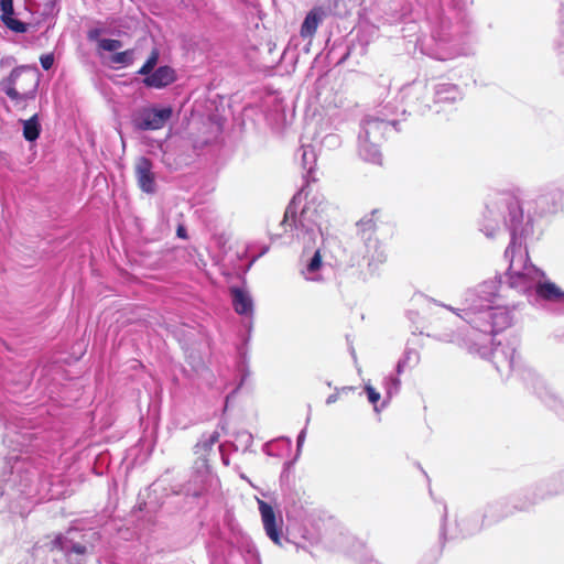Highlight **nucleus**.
Here are the masks:
<instances>
[{"label":"nucleus","instance_id":"1","mask_svg":"<svg viewBox=\"0 0 564 564\" xmlns=\"http://www.w3.org/2000/svg\"><path fill=\"white\" fill-rule=\"evenodd\" d=\"M479 230L488 238L509 231L510 243L505 251L509 261L506 272L509 289L523 294L533 306H542L545 302L564 303V292L546 281L544 272L530 261L527 239L533 234V219L531 215H524L516 197L499 194L490 199L481 215Z\"/></svg>","mask_w":564,"mask_h":564},{"label":"nucleus","instance_id":"2","mask_svg":"<svg viewBox=\"0 0 564 564\" xmlns=\"http://www.w3.org/2000/svg\"><path fill=\"white\" fill-rule=\"evenodd\" d=\"M502 286L500 276L486 280L473 289H468L463 299V308H454L443 305L455 313L470 327L482 334L481 344L466 343L468 350L478 354L482 358H491L499 372H511L517 367V350L511 345L498 344L491 347V336L496 335L513 323L512 310L509 305L499 304Z\"/></svg>","mask_w":564,"mask_h":564},{"label":"nucleus","instance_id":"3","mask_svg":"<svg viewBox=\"0 0 564 564\" xmlns=\"http://www.w3.org/2000/svg\"><path fill=\"white\" fill-rule=\"evenodd\" d=\"M305 192L303 187L288 205L281 226L285 232H291L293 238L302 241L304 247L314 245L321 235V220L325 210L322 202L316 204L314 199L310 200L297 215L296 200Z\"/></svg>","mask_w":564,"mask_h":564},{"label":"nucleus","instance_id":"4","mask_svg":"<svg viewBox=\"0 0 564 564\" xmlns=\"http://www.w3.org/2000/svg\"><path fill=\"white\" fill-rule=\"evenodd\" d=\"M427 23L431 34L419 41L423 54L437 59L448 61L460 54L455 37L449 32L451 21L444 15L443 10L433 7L427 12Z\"/></svg>","mask_w":564,"mask_h":564},{"label":"nucleus","instance_id":"5","mask_svg":"<svg viewBox=\"0 0 564 564\" xmlns=\"http://www.w3.org/2000/svg\"><path fill=\"white\" fill-rule=\"evenodd\" d=\"M0 87L15 106L24 107L36 97L39 77L28 66H18L0 82Z\"/></svg>","mask_w":564,"mask_h":564},{"label":"nucleus","instance_id":"6","mask_svg":"<svg viewBox=\"0 0 564 564\" xmlns=\"http://www.w3.org/2000/svg\"><path fill=\"white\" fill-rule=\"evenodd\" d=\"M379 209H373L370 214L365 215L357 223V232L365 246L364 259L367 261V267L370 270L377 269L387 260V253L382 243L375 238L379 223Z\"/></svg>","mask_w":564,"mask_h":564},{"label":"nucleus","instance_id":"7","mask_svg":"<svg viewBox=\"0 0 564 564\" xmlns=\"http://www.w3.org/2000/svg\"><path fill=\"white\" fill-rule=\"evenodd\" d=\"M4 468L0 478V496L9 494L10 490L25 494L34 478V473L29 468V464L19 457L9 458Z\"/></svg>","mask_w":564,"mask_h":564},{"label":"nucleus","instance_id":"8","mask_svg":"<svg viewBox=\"0 0 564 564\" xmlns=\"http://www.w3.org/2000/svg\"><path fill=\"white\" fill-rule=\"evenodd\" d=\"M551 484H545L540 487V494L535 495L529 501L525 502H513L511 503L509 500L502 499L495 502L489 503L484 513V519L488 523H494L505 519L506 517L512 514L516 510H525L532 505H534L539 499H544L545 497L557 495L562 491L561 488H549Z\"/></svg>","mask_w":564,"mask_h":564},{"label":"nucleus","instance_id":"9","mask_svg":"<svg viewBox=\"0 0 564 564\" xmlns=\"http://www.w3.org/2000/svg\"><path fill=\"white\" fill-rule=\"evenodd\" d=\"M528 388L533 391L546 408L564 420V400L543 378L532 371H529Z\"/></svg>","mask_w":564,"mask_h":564},{"label":"nucleus","instance_id":"10","mask_svg":"<svg viewBox=\"0 0 564 564\" xmlns=\"http://www.w3.org/2000/svg\"><path fill=\"white\" fill-rule=\"evenodd\" d=\"M401 98L410 112L424 113L431 109L429 85L424 80H414L402 87Z\"/></svg>","mask_w":564,"mask_h":564},{"label":"nucleus","instance_id":"11","mask_svg":"<svg viewBox=\"0 0 564 564\" xmlns=\"http://www.w3.org/2000/svg\"><path fill=\"white\" fill-rule=\"evenodd\" d=\"M172 117V109L164 108H145L133 118V126L138 130H158L165 126Z\"/></svg>","mask_w":564,"mask_h":564},{"label":"nucleus","instance_id":"12","mask_svg":"<svg viewBox=\"0 0 564 564\" xmlns=\"http://www.w3.org/2000/svg\"><path fill=\"white\" fill-rule=\"evenodd\" d=\"M75 532V530H69L67 534L56 535L52 541V546L53 549L62 551L69 563L83 564L87 547L84 544L75 542L74 539L69 536Z\"/></svg>","mask_w":564,"mask_h":564},{"label":"nucleus","instance_id":"13","mask_svg":"<svg viewBox=\"0 0 564 564\" xmlns=\"http://www.w3.org/2000/svg\"><path fill=\"white\" fill-rule=\"evenodd\" d=\"M564 198V182L554 181L541 187L536 204L543 212L554 210Z\"/></svg>","mask_w":564,"mask_h":564},{"label":"nucleus","instance_id":"14","mask_svg":"<svg viewBox=\"0 0 564 564\" xmlns=\"http://www.w3.org/2000/svg\"><path fill=\"white\" fill-rule=\"evenodd\" d=\"M192 481L198 485V489L194 492L195 496L217 486L218 478L212 471L206 457H198L196 460Z\"/></svg>","mask_w":564,"mask_h":564},{"label":"nucleus","instance_id":"15","mask_svg":"<svg viewBox=\"0 0 564 564\" xmlns=\"http://www.w3.org/2000/svg\"><path fill=\"white\" fill-rule=\"evenodd\" d=\"M391 126H395L394 120L390 121L376 116H368L362 120L361 131L358 137L381 142Z\"/></svg>","mask_w":564,"mask_h":564},{"label":"nucleus","instance_id":"16","mask_svg":"<svg viewBox=\"0 0 564 564\" xmlns=\"http://www.w3.org/2000/svg\"><path fill=\"white\" fill-rule=\"evenodd\" d=\"M259 511L261 514L263 528L267 535L275 543L281 544L282 530L281 524L276 522V517L273 508L263 500L257 499ZM282 523V521H280Z\"/></svg>","mask_w":564,"mask_h":564},{"label":"nucleus","instance_id":"17","mask_svg":"<svg viewBox=\"0 0 564 564\" xmlns=\"http://www.w3.org/2000/svg\"><path fill=\"white\" fill-rule=\"evenodd\" d=\"M152 162L145 156L138 159L135 163V176L142 192L152 194L155 192V180L152 172Z\"/></svg>","mask_w":564,"mask_h":564},{"label":"nucleus","instance_id":"18","mask_svg":"<svg viewBox=\"0 0 564 564\" xmlns=\"http://www.w3.org/2000/svg\"><path fill=\"white\" fill-rule=\"evenodd\" d=\"M463 90L453 83H437L433 86L434 104H455L463 99Z\"/></svg>","mask_w":564,"mask_h":564},{"label":"nucleus","instance_id":"19","mask_svg":"<svg viewBox=\"0 0 564 564\" xmlns=\"http://www.w3.org/2000/svg\"><path fill=\"white\" fill-rule=\"evenodd\" d=\"M326 17L327 12L323 7H314L311 9L301 25L300 35L303 39H312Z\"/></svg>","mask_w":564,"mask_h":564},{"label":"nucleus","instance_id":"20","mask_svg":"<svg viewBox=\"0 0 564 564\" xmlns=\"http://www.w3.org/2000/svg\"><path fill=\"white\" fill-rule=\"evenodd\" d=\"M176 79L175 70L170 66H160L152 74L143 78V84L150 88H164Z\"/></svg>","mask_w":564,"mask_h":564},{"label":"nucleus","instance_id":"21","mask_svg":"<svg viewBox=\"0 0 564 564\" xmlns=\"http://www.w3.org/2000/svg\"><path fill=\"white\" fill-rule=\"evenodd\" d=\"M231 302L235 312L239 315L252 317L253 315V300L249 292L240 288H231Z\"/></svg>","mask_w":564,"mask_h":564},{"label":"nucleus","instance_id":"22","mask_svg":"<svg viewBox=\"0 0 564 564\" xmlns=\"http://www.w3.org/2000/svg\"><path fill=\"white\" fill-rule=\"evenodd\" d=\"M0 10L2 12L0 19L9 30L15 33L26 32V24L13 17V0H0Z\"/></svg>","mask_w":564,"mask_h":564},{"label":"nucleus","instance_id":"23","mask_svg":"<svg viewBox=\"0 0 564 564\" xmlns=\"http://www.w3.org/2000/svg\"><path fill=\"white\" fill-rule=\"evenodd\" d=\"M378 141L372 139H364L358 137V153L364 161L380 164L381 152L379 150Z\"/></svg>","mask_w":564,"mask_h":564},{"label":"nucleus","instance_id":"24","mask_svg":"<svg viewBox=\"0 0 564 564\" xmlns=\"http://www.w3.org/2000/svg\"><path fill=\"white\" fill-rule=\"evenodd\" d=\"M302 166L303 170L306 172L305 174V181L308 183L310 181L315 182L316 178L314 176L315 172V165H316V152L314 148L311 144L302 145Z\"/></svg>","mask_w":564,"mask_h":564},{"label":"nucleus","instance_id":"25","mask_svg":"<svg viewBox=\"0 0 564 564\" xmlns=\"http://www.w3.org/2000/svg\"><path fill=\"white\" fill-rule=\"evenodd\" d=\"M323 267L321 251L315 250L314 254L307 261V263L302 269V274L307 281H319L321 274L319 271Z\"/></svg>","mask_w":564,"mask_h":564},{"label":"nucleus","instance_id":"26","mask_svg":"<svg viewBox=\"0 0 564 564\" xmlns=\"http://www.w3.org/2000/svg\"><path fill=\"white\" fill-rule=\"evenodd\" d=\"M21 122L23 126L24 139L29 142L37 140L42 130L37 113L33 115L30 119L21 120Z\"/></svg>","mask_w":564,"mask_h":564},{"label":"nucleus","instance_id":"27","mask_svg":"<svg viewBox=\"0 0 564 564\" xmlns=\"http://www.w3.org/2000/svg\"><path fill=\"white\" fill-rule=\"evenodd\" d=\"M383 387L386 390V400L382 403V408L386 405V403L391 400V398L400 391L401 388V380L398 376H390L387 377L383 381Z\"/></svg>","mask_w":564,"mask_h":564},{"label":"nucleus","instance_id":"28","mask_svg":"<svg viewBox=\"0 0 564 564\" xmlns=\"http://www.w3.org/2000/svg\"><path fill=\"white\" fill-rule=\"evenodd\" d=\"M218 434L213 433L208 436H203L195 446V454L199 457H205V454L212 449L214 444L218 441Z\"/></svg>","mask_w":564,"mask_h":564},{"label":"nucleus","instance_id":"29","mask_svg":"<svg viewBox=\"0 0 564 564\" xmlns=\"http://www.w3.org/2000/svg\"><path fill=\"white\" fill-rule=\"evenodd\" d=\"M159 59V53L156 50L152 51L145 63L141 66V68L138 70L139 75L149 76L154 70V67Z\"/></svg>","mask_w":564,"mask_h":564},{"label":"nucleus","instance_id":"30","mask_svg":"<svg viewBox=\"0 0 564 564\" xmlns=\"http://www.w3.org/2000/svg\"><path fill=\"white\" fill-rule=\"evenodd\" d=\"M112 63L120 64L122 66H129L133 63V51L127 50L123 52L116 53L111 57Z\"/></svg>","mask_w":564,"mask_h":564},{"label":"nucleus","instance_id":"31","mask_svg":"<svg viewBox=\"0 0 564 564\" xmlns=\"http://www.w3.org/2000/svg\"><path fill=\"white\" fill-rule=\"evenodd\" d=\"M99 48L107 52H115L122 47V42L115 39H102L99 40Z\"/></svg>","mask_w":564,"mask_h":564},{"label":"nucleus","instance_id":"32","mask_svg":"<svg viewBox=\"0 0 564 564\" xmlns=\"http://www.w3.org/2000/svg\"><path fill=\"white\" fill-rule=\"evenodd\" d=\"M365 391L367 393L369 402L375 405V411L378 412L379 408L377 406V402L380 400V393L370 384H367L365 387Z\"/></svg>","mask_w":564,"mask_h":564},{"label":"nucleus","instance_id":"33","mask_svg":"<svg viewBox=\"0 0 564 564\" xmlns=\"http://www.w3.org/2000/svg\"><path fill=\"white\" fill-rule=\"evenodd\" d=\"M471 329L474 330V333L469 334V337L467 339H462V341H459V344L464 345L467 349H468V347L466 346V343L481 344L484 340L482 334L480 332L476 330L473 327H471Z\"/></svg>","mask_w":564,"mask_h":564},{"label":"nucleus","instance_id":"34","mask_svg":"<svg viewBox=\"0 0 564 564\" xmlns=\"http://www.w3.org/2000/svg\"><path fill=\"white\" fill-rule=\"evenodd\" d=\"M471 329L474 330V333L469 334V337L467 339H462V341H459V344L464 345L467 349H468V347L466 346V343L481 344L484 340L482 334L480 332L476 330L473 327H471Z\"/></svg>","mask_w":564,"mask_h":564},{"label":"nucleus","instance_id":"35","mask_svg":"<svg viewBox=\"0 0 564 564\" xmlns=\"http://www.w3.org/2000/svg\"><path fill=\"white\" fill-rule=\"evenodd\" d=\"M104 32H105L104 29H100V28L89 29L88 32H87V39L90 42H98L99 43V40H101L100 35Z\"/></svg>","mask_w":564,"mask_h":564},{"label":"nucleus","instance_id":"36","mask_svg":"<svg viewBox=\"0 0 564 564\" xmlns=\"http://www.w3.org/2000/svg\"><path fill=\"white\" fill-rule=\"evenodd\" d=\"M41 66L44 70H48L54 64L53 54H44L40 57Z\"/></svg>","mask_w":564,"mask_h":564},{"label":"nucleus","instance_id":"37","mask_svg":"<svg viewBox=\"0 0 564 564\" xmlns=\"http://www.w3.org/2000/svg\"><path fill=\"white\" fill-rule=\"evenodd\" d=\"M458 10H465L473 4V0H449Z\"/></svg>","mask_w":564,"mask_h":564},{"label":"nucleus","instance_id":"38","mask_svg":"<svg viewBox=\"0 0 564 564\" xmlns=\"http://www.w3.org/2000/svg\"><path fill=\"white\" fill-rule=\"evenodd\" d=\"M305 436H306V427H304L297 435V440H296V446H297V452L301 451L303 444H304V441H305Z\"/></svg>","mask_w":564,"mask_h":564},{"label":"nucleus","instance_id":"39","mask_svg":"<svg viewBox=\"0 0 564 564\" xmlns=\"http://www.w3.org/2000/svg\"><path fill=\"white\" fill-rule=\"evenodd\" d=\"M417 352L415 350L409 349L404 352L401 359H405V364L410 362L413 358L417 359Z\"/></svg>","mask_w":564,"mask_h":564},{"label":"nucleus","instance_id":"40","mask_svg":"<svg viewBox=\"0 0 564 564\" xmlns=\"http://www.w3.org/2000/svg\"><path fill=\"white\" fill-rule=\"evenodd\" d=\"M405 366H406L405 359H400L398 361L397 367H395V371H397V376L398 377L404 371Z\"/></svg>","mask_w":564,"mask_h":564},{"label":"nucleus","instance_id":"41","mask_svg":"<svg viewBox=\"0 0 564 564\" xmlns=\"http://www.w3.org/2000/svg\"><path fill=\"white\" fill-rule=\"evenodd\" d=\"M338 400V393H332L327 397L326 399V403L327 404H333L335 403L336 401Z\"/></svg>","mask_w":564,"mask_h":564},{"label":"nucleus","instance_id":"42","mask_svg":"<svg viewBox=\"0 0 564 564\" xmlns=\"http://www.w3.org/2000/svg\"><path fill=\"white\" fill-rule=\"evenodd\" d=\"M176 235L180 238H186V229L183 226H178Z\"/></svg>","mask_w":564,"mask_h":564},{"label":"nucleus","instance_id":"43","mask_svg":"<svg viewBox=\"0 0 564 564\" xmlns=\"http://www.w3.org/2000/svg\"><path fill=\"white\" fill-rule=\"evenodd\" d=\"M361 564H379L376 560L372 557H366L364 560H360Z\"/></svg>","mask_w":564,"mask_h":564},{"label":"nucleus","instance_id":"44","mask_svg":"<svg viewBox=\"0 0 564 564\" xmlns=\"http://www.w3.org/2000/svg\"><path fill=\"white\" fill-rule=\"evenodd\" d=\"M446 518H447V512H446V507H444L443 524H442V532H441L442 535L444 534V522H445Z\"/></svg>","mask_w":564,"mask_h":564},{"label":"nucleus","instance_id":"45","mask_svg":"<svg viewBox=\"0 0 564 564\" xmlns=\"http://www.w3.org/2000/svg\"><path fill=\"white\" fill-rule=\"evenodd\" d=\"M563 36H564V30H563Z\"/></svg>","mask_w":564,"mask_h":564}]
</instances>
